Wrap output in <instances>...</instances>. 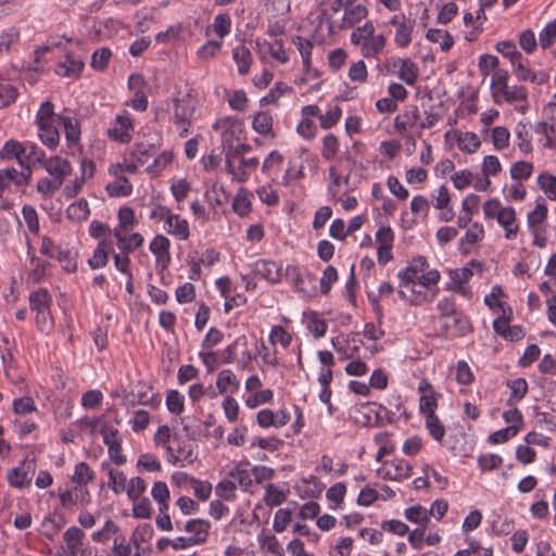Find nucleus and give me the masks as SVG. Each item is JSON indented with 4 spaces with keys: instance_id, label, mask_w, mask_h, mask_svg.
<instances>
[{
    "instance_id": "nucleus-1",
    "label": "nucleus",
    "mask_w": 556,
    "mask_h": 556,
    "mask_svg": "<svg viewBox=\"0 0 556 556\" xmlns=\"http://www.w3.org/2000/svg\"><path fill=\"white\" fill-rule=\"evenodd\" d=\"M351 42L359 47L363 56L377 58L386 47V37L376 35L374 24L367 21L352 31Z\"/></svg>"
},
{
    "instance_id": "nucleus-2",
    "label": "nucleus",
    "mask_w": 556,
    "mask_h": 556,
    "mask_svg": "<svg viewBox=\"0 0 556 556\" xmlns=\"http://www.w3.org/2000/svg\"><path fill=\"white\" fill-rule=\"evenodd\" d=\"M172 122L177 127L180 137H186L191 130L195 108L188 98H174Z\"/></svg>"
},
{
    "instance_id": "nucleus-3",
    "label": "nucleus",
    "mask_w": 556,
    "mask_h": 556,
    "mask_svg": "<svg viewBox=\"0 0 556 556\" xmlns=\"http://www.w3.org/2000/svg\"><path fill=\"white\" fill-rule=\"evenodd\" d=\"M85 67L84 54L74 51H67L62 61L55 67V74L61 77L77 79L80 77Z\"/></svg>"
},
{
    "instance_id": "nucleus-4",
    "label": "nucleus",
    "mask_w": 556,
    "mask_h": 556,
    "mask_svg": "<svg viewBox=\"0 0 556 556\" xmlns=\"http://www.w3.org/2000/svg\"><path fill=\"white\" fill-rule=\"evenodd\" d=\"M134 132L132 118L128 111L116 115L108 129V135L111 139L121 143H127L131 140Z\"/></svg>"
},
{
    "instance_id": "nucleus-5",
    "label": "nucleus",
    "mask_w": 556,
    "mask_h": 556,
    "mask_svg": "<svg viewBox=\"0 0 556 556\" xmlns=\"http://www.w3.org/2000/svg\"><path fill=\"white\" fill-rule=\"evenodd\" d=\"M429 267L427 258L422 255L415 256L408 265L397 273L401 287H409L418 283V277Z\"/></svg>"
},
{
    "instance_id": "nucleus-6",
    "label": "nucleus",
    "mask_w": 556,
    "mask_h": 556,
    "mask_svg": "<svg viewBox=\"0 0 556 556\" xmlns=\"http://www.w3.org/2000/svg\"><path fill=\"white\" fill-rule=\"evenodd\" d=\"M440 330L443 334L463 337L471 331L470 321L464 314H456L453 317L441 318Z\"/></svg>"
},
{
    "instance_id": "nucleus-7",
    "label": "nucleus",
    "mask_w": 556,
    "mask_h": 556,
    "mask_svg": "<svg viewBox=\"0 0 556 556\" xmlns=\"http://www.w3.org/2000/svg\"><path fill=\"white\" fill-rule=\"evenodd\" d=\"M42 166L53 179L59 180L62 185L65 178L72 173L71 163L66 159L58 155L46 159Z\"/></svg>"
},
{
    "instance_id": "nucleus-8",
    "label": "nucleus",
    "mask_w": 556,
    "mask_h": 556,
    "mask_svg": "<svg viewBox=\"0 0 556 556\" xmlns=\"http://www.w3.org/2000/svg\"><path fill=\"white\" fill-rule=\"evenodd\" d=\"M38 129V137L43 146L53 150L60 143V132L58 124L60 121H47L35 123Z\"/></svg>"
},
{
    "instance_id": "nucleus-9",
    "label": "nucleus",
    "mask_w": 556,
    "mask_h": 556,
    "mask_svg": "<svg viewBox=\"0 0 556 556\" xmlns=\"http://www.w3.org/2000/svg\"><path fill=\"white\" fill-rule=\"evenodd\" d=\"M356 0H333L329 8L323 9L320 13L321 20L327 24L329 34H334L340 29V21L334 20V15L341 10L351 7Z\"/></svg>"
},
{
    "instance_id": "nucleus-10",
    "label": "nucleus",
    "mask_w": 556,
    "mask_h": 556,
    "mask_svg": "<svg viewBox=\"0 0 556 556\" xmlns=\"http://www.w3.org/2000/svg\"><path fill=\"white\" fill-rule=\"evenodd\" d=\"M253 273L270 283H277L282 278V267L273 261L258 260L253 265Z\"/></svg>"
},
{
    "instance_id": "nucleus-11",
    "label": "nucleus",
    "mask_w": 556,
    "mask_h": 556,
    "mask_svg": "<svg viewBox=\"0 0 556 556\" xmlns=\"http://www.w3.org/2000/svg\"><path fill=\"white\" fill-rule=\"evenodd\" d=\"M211 529V522L206 519H190L184 525V530L190 533V539L195 545L206 542Z\"/></svg>"
},
{
    "instance_id": "nucleus-12",
    "label": "nucleus",
    "mask_w": 556,
    "mask_h": 556,
    "mask_svg": "<svg viewBox=\"0 0 556 556\" xmlns=\"http://www.w3.org/2000/svg\"><path fill=\"white\" fill-rule=\"evenodd\" d=\"M419 119V110L416 105L406 106L404 111L394 118V129L405 137L409 128L414 127Z\"/></svg>"
},
{
    "instance_id": "nucleus-13",
    "label": "nucleus",
    "mask_w": 556,
    "mask_h": 556,
    "mask_svg": "<svg viewBox=\"0 0 556 556\" xmlns=\"http://www.w3.org/2000/svg\"><path fill=\"white\" fill-rule=\"evenodd\" d=\"M393 66L400 65L397 71V76L401 80H403L408 86H414L418 79L419 70L416 63H414L410 59H392Z\"/></svg>"
},
{
    "instance_id": "nucleus-14",
    "label": "nucleus",
    "mask_w": 556,
    "mask_h": 556,
    "mask_svg": "<svg viewBox=\"0 0 556 556\" xmlns=\"http://www.w3.org/2000/svg\"><path fill=\"white\" fill-rule=\"evenodd\" d=\"M1 160H16L21 166H26L25 143L14 139L7 140L0 150Z\"/></svg>"
},
{
    "instance_id": "nucleus-15",
    "label": "nucleus",
    "mask_w": 556,
    "mask_h": 556,
    "mask_svg": "<svg viewBox=\"0 0 556 556\" xmlns=\"http://www.w3.org/2000/svg\"><path fill=\"white\" fill-rule=\"evenodd\" d=\"M496 222L505 230V238L507 240H515L517 238L519 225L517 224L516 211L513 206H506Z\"/></svg>"
},
{
    "instance_id": "nucleus-16",
    "label": "nucleus",
    "mask_w": 556,
    "mask_h": 556,
    "mask_svg": "<svg viewBox=\"0 0 556 556\" xmlns=\"http://www.w3.org/2000/svg\"><path fill=\"white\" fill-rule=\"evenodd\" d=\"M164 229L167 233L175 236L178 240H187L190 236L189 223L177 214H170L165 219Z\"/></svg>"
},
{
    "instance_id": "nucleus-17",
    "label": "nucleus",
    "mask_w": 556,
    "mask_h": 556,
    "mask_svg": "<svg viewBox=\"0 0 556 556\" xmlns=\"http://www.w3.org/2000/svg\"><path fill=\"white\" fill-rule=\"evenodd\" d=\"M118 250L123 254H129L140 248L144 239L139 232L125 231L124 233H114Z\"/></svg>"
},
{
    "instance_id": "nucleus-18",
    "label": "nucleus",
    "mask_w": 556,
    "mask_h": 556,
    "mask_svg": "<svg viewBox=\"0 0 556 556\" xmlns=\"http://www.w3.org/2000/svg\"><path fill=\"white\" fill-rule=\"evenodd\" d=\"M152 388L146 383H138L135 390L131 392V400L129 401L131 405L141 404V405H150L157 406L161 402L159 394L152 393Z\"/></svg>"
},
{
    "instance_id": "nucleus-19",
    "label": "nucleus",
    "mask_w": 556,
    "mask_h": 556,
    "mask_svg": "<svg viewBox=\"0 0 556 556\" xmlns=\"http://www.w3.org/2000/svg\"><path fill=\"white\" fill-rule=\"evenodd\" d=\"M249 462L237 463L228 470V477L238 482L243 491H249L252 486V471L248 469Z\"/></svg>"
},
{
    "instance_id": "nucleus-20",
    "label": "nucleus",
    "mask_w": 556,
    "mask_h": 556,
    "mask_svg": "<svg viewBox=\"0 0 556 556\" xmlns=\"http://www.w3.org/2000/svg\"><path fill=\"white\" fill-rule=\"evenodd\" d=\"M60 123L63 126L68 148L76 146L81 135L79 121L74 116H64L61 117Z\"/></svg>"
},
{
    "instance_id": "nucleus-21",
    "label": "nucleus",
    "mask_w": 556,
    "mask_h": 556,
    "mask_svg": "<svg viewBox=\"0 0 556 556\" xmlns=\"http://www.w3.org/2000/svg\"><path fill=\"white\" fill-rule=\"evenodd\" d=\"M216 387L219 394L235 393L239 389L240 382L232 370L223 369L217 375Z\"/></svg>"
},
{
    "instance_id": "nucleus-22",
    "label": "nucleus",
    "mask_w": 556,
    "mask_h": 556,
    "mask_svg": "<svg viewBox=\"0 0 556 556\" xmlns=\"http://www.w3.org/2000/svg\"><path fill=\"white\" fill-rule=\"evenodd\" d=\"M367 8L363 4L351 5L345 9L341 20L340 29L353 27L356 23L361 22L367 16Z\"/></svg>"
},
{
    "instance_id": "nucleus-23",
    "label": "nucleus",
    "mask_w": 556,
    "mask_h": 556,
    "mask_svg": "<svg viewBox=\"0 0 556 556\" xmlns=\"http://www.w3.org/2000/svg\"><path fill=\"white\" fill-rule=\"evenodd\" d=\"M231 54L238 66V73L240 75L248 74L252 63V54L250 50L245 46L239 45L232 49Z\"/></svg>"
},
{
    "instance_id": "nucleus-24",
    "label": "nucleus",
    "mask_w": 556,
    "mask_h": 556,
    "mask_svg": "<svg viewBox=\"0 0 556 556\" xmlns=\"http://www.w3.org/2000/svg\"><path fill=\"white\" fill-rule=\"evenodd\" d=\"M118 225L114 228V233H124L125 231H131L136 225L135 212L129 206H123L119 208Z\"/></svg>"
},
{
    "instance_id": "nucleus-25",
    "label": "nucleus",
    "mask_w": 556,
    "mask_h": 556,
    "mask_svg": "<svg viewBox=\"0 0 556 556\" xmlns=\"http://www.w3.org/2000/svg\"><path fill=\"white\" fill-rule=\"evenodd\" d=\"M273 123L271 114L266 111H261L253 117L252 129L260 135L268 136L273 132Z\"/></svg>"
},
{
    "instance_id": "nucleus-26",
    "label": "nucleus",
    "mask_w": 556,
    "mask_h": 556,
    "mask_svg": "<svg viewBox=\"0 0 556 556\" xmlns=\"http://www.w3.org/2000/svg\"><path fill=\"white\" fill-rule=\"evenodd\" d=\"M8 482L11 486L16 489H23L30 484L31 478L27 469L22 467H14L9 470L7 476Z\"/></svg>"
},
{
    "instance_id": "nucleus-27",
    "label": "nucleus",
    "mask_w": 556,
    "mask_h": 556,
    "mask_svg": "<svg viewBox=\"0 0 556 556\" xmlns=\"http://www.w3.org/2000/svg\"><path fill=\"white\" fill-rule=\"evenodd\" d=\"M51 296L46 289L34 291L29 295V306L31 311L45 312L50 309Z\"/></svg>"
},
{
    "instance_id": "nucleus-28",
    "label": "nucleus",
    "mask_w": 556,
    "mask_h": 556,
    "mask_svg": "<svg viewBox=\"0 0 556 556\" xmlns=\"http://www.w3.org/2000/svg\"><path fill=\"white\" fill-rule=\"evenodd\" d=\"M426 38L431 42L439 43L441 50L444 52L448 51L454 45L453 37L443 29L430 28L426 34Z\"/></svg>"
},
{
    "instance_id": "nucleus-29",
    "label": "nucleus",
    "mask_w": 556,
    "mask_h": 556,
    "mask_svg": "<svg viewBox=\"0 0 556 556\" xmlns=\"http://www.w3.org/2000/svg\"><path fill=\"white\" fill-rule=\"evenodd\" d=\"M89 214L90 211L88 202L84 199H80L79 201L72 203L66 208L67 218L77 223L86 220Z\"/></svg>"
},
{
    "instance_id": "nucleus-30",
    "label": "nucleus",
    "mask_w": 556,
    "mask_h": 556,
    "mask_svg": "<svg viewBox=\"0 0 556 556\" xmlns=\"http://www.w3.org/2000/svg\"><path fill=\"white\" fill-rule=\"evenodd\" d=\"M105 189L111 197H127L132 192V185L128 178L118 177L115 181L108 184Z\"/></svg>"
},
{
    "instance_id": "nucleus-31",
    "label": "nucleus",
    "mask_w": 556,
    "mask_h": 556,
    "mask_svg": "<svg viewBox=\"0 0 556 556\" xmlns=\"http://www.w3.org/2000/svg\"><path fill=\"white\" fill-rule=\"evenodd\" d=\"M261 52H268L271 58L279 61L280 63H286L289 60V56L283 48L281 40H275L274 42H263L257 43Z\"/></svg>"
},
{
    "instance_id": "nucleus-32",
    "label": "nucleus",
    "mask_w": 556,
    "mask_h": 556,
    "mask_svg": "<svg viewBox=\"0 0 556 556\" xmlns=\"http://www.w3.org/2000/svg\"><path fill=\"white\" fill-rule=\"evenodd\" d=\"M109 261V249L105 241H100L93 251L92 256L88 260V265L91 269H99L104 267Z\"/></svg>"
},
{
    "instance_id": "nucleus-33",
    "label": "nucleus",
    "mask_w": 556,
    "mask_h": 556,
    "mask_svg": "<svg viewBox=\"0 0 556 556\" xmlns=\"http://www.w3.org/2000/svg\"><path fill=\"white\" fill-rule=\"evenodd\" d=\"M10 174L9 184L16 187H25L31 179V168L29 166H22V170H17L14 167L4 168Z\"/></svg>"
},
{
    "instance_id": "nucleus-34",
    "label": "nucleus",
    "mask_w": 556,
    "mask_h": 556,
    "mask_svg": "<svg viewBox=\"0 0 556 556\" xmlns=\"http://www.w3.org/2000/svg\"><path fill=\"white\" fill-rule=\"evenodd\" d=\"M94 477L96 472L90 468V466L85 462H80L75 466L72 479L79 485H86L87 483L93 481Z\"/></svg>"
},
{
    "instance_id": "nucleus-35",
    "label": "nucleus",
    "mask_w": 556,
    "mask_h": 556,
    "mask_svg": "<svg viewBox=\"0 0 556 556\" xmlns=\"http://www.w3.org/2000/svg\"><path fill=\"white\" fill-rule=\"evenodd\" d=\"M547 217V207L544 203H536L533 211L528 213L527 223L529 229L535 235L538 226Z\"/></svg>"
},
{
    "instance_id": "nucleus-36",
    "label": "nucleus",
    "mask_w": 556,
    "mask_h": 556,
    "mask_svg": "<svg viewBox=\"0 0 556 556\" xmlns=\"http://www.w3.org/2000/svg\"><path fill=\"white\" fill-rule=\"evenodd\" d=\"M496 51L501 53L504 58H507L513 66L516 65L517 61H520L522 59L521 52L517 50L515 42L510 40L497 42Z\"/></svg>"
},
{
    "instance_id": "nucleus-37",
    "label": "nucleus",
    "mask_w": 556,
    "mask_h": 556,
    "mask_svg": "<svg viewBox=\"0 0 556 556\" xmlns=\"http://www.w3.org/2000/svg\"><path fill=\"white\" fill-rule=\"evenodd\" d=\"M112 58V51L106 48L97 49L91 55L90 66L94 71L102 72L109 66V62Z\"/></svg>"
},
{
    "instance_id": "nucleus-38",
    "label": "nucleus",
    "mask_w": 556,
    "mask_h": 556,
    "mask_svg": "<svg viewBox=\"0 0 556 556\" xmlns=\"http://www.w3.org/2000/svg\"><path fill=\"white\" fill-rule=\"evenodd\" d=\"M85 533L78 527H70L63 534L67 549H78L83 545Z\"/></svg>"
},
{
    "instance_id": "nucleus-39",
    "label": "nucleus",
    "mask_w": 556,
    "mask_h": 556,
    "mask_svg": "<svg viewBox=\"0 0 556 556\" xmlns=\"http://www.w3.org/2000/svg\"><path fill=\"white\" fill-rule=\"evenodd\" d=\"M404 515L408 521L421 525L422 527H426L429 522L428 509L421 505H415L406 508Z\"/></svg>"
},
{
    "instance_id": "nucleus-40",
    "label": "nucleus",
    "mask_w": 556,
    "mask_h": 556,
    "mask_svg": "<svg viewBox=\"0 0 556 556\" xmlns=\"http://www.w3.org/2000/svg\"><path fill=\"white\" fill-rule=\"evenodd\" d=\"M26 152V166H34L37 163L42 164L46 160V153L36 143L30 141H24Z\"/></svg>"
},
{
    "instance_id": "nucleus-41",
    "label": "nucleus",
    "mask_w": 556,
    "mask_h": 556,
    "mask_svg": "<svg viewBox=\"0 0 556 556\" xmlns=\"http://www.w3.org/2000/svg\"><path fill=\"white\" fill-rule=\"evenodd\" d=\"M528 91L523 86H508L503 92H501V103L503 101L508 103L526 101Z\"/></svg>"
},
{
    "instance_id": "nucleus-42",
    "label": "nucleus",
    "mask_w": 556,
    "mask_h": 556,
    "mask_svg": "<svg viewBox=\"0 0 556 556\" xmlns=\"http://www.w3.org/2000/svg\"><path fill=\"white\" fill-rule=\"evenodd\" d=\"M507 77L508 74L505 71H497L492 77L491 88L493 91L494 101L497 104L501 103V92H503L508 87Z\"/></svg>"
},
{
    "instance_id": "nucleus-43",
    "label": "nucleus",
    "mask_w": 556,
    "mask_h": 556,
    "mask_svg": "<svg viewBox=\"0 0 556 556\" xmlns=\"http://www.w3.org/2000/svg\"><path fill=\"white\" fill-rule=\"evenodd\" d=\"M539 188L549 200H556V177L549 173H543L538 177Z\"/></svg>"
},
{
    "instance_id": "nucleus-44",
    "label": "nucleus",
    "mask_w": 556,
    "mask_h": 556,
    "mask_svg": "<svg viewBox=\"0 0 556 556\" xmlns=\"http://www.w3.org/2000/svg\"><path fill=\"white\" fill-rule=\"evenodd\" d=\"M287 498V494L279 490L275 484L269 483L265 488L264 502L267 506L274 507L282 504Z\"/></svg>"
},
{
    "instance_id": "nucleus-45",
    "label": "nucleus",
    "mask_w": 556,
    "mask_h": 556,
    "mask_svg": "<svg viewBox=\"0 0 556 556\" xmlns=\"http://www.w3.org/2000/svg\"><path fill=\"white\" fill-rule=\"evenodd\" d=\"M506 386L510 389V397L508 400L509 405H511V401L514 399L517 401L522 400L528 392V382L525 378L508 380Z\"/></svg>"
},
{
    "instance_id": "nucleus-46",
    "label": "nucleus",
    "mask_w": 556,
    "mask_h": 556,
    "mask_svg": "<svg viewBox=\"0 0 556 556\" xmlns=\"http://www.w3.org/2000/svg\"><path fill=\"white\" fill-rule=\"evenodd\" d=\"M556 41V18L548 22L539 34V45L548 49Z\"/></svg>"
},
{
    "instance_id": "nucleus-47",
    "label": "nucleus",
    "mask_w": 556,
    "mask_h": 556,
    "mask_svg": "<svg viewBox=\"0 0 556 556\" xmlns=\"http://www.w3.org/2000/svg\"><path fill=\"white\" fill-rule=\"evenodd\" d=\"M226 170L232 176L233 179L237 181H245L250 173L247 169L245 165L241 163V160H239V164L236 166L230 159V153L226 152Z\"/></svg>"
},
{
    "instance_id": "nucleus-48",
    "label": "nucleus",
    "mask_w": 556,
    "mask_h": 556,
    "mask_svg": "<svg viewBox=\"0 0 556 556\" xmlns=\"http://www.w3.org/2000/svg\"><path fill=\"white\" fill-rule=\"evenodd\" d=\"M165 402H166V407L169 410V413L179 415L184 412L185 397L179 391H177V390L168 391Z\"/></svg>"
},
{
    "instance_id": "nucleus-49",
    "label": "nucleus",
    "mask_w": 556,
    "mask_h": 556,
    "mask_svg": "<svg viewBox=\"0 0 556 556\" xmlns=\"http://www.w3.org/2000/svg\"><path fill=\"white\" fill-rule=\"evenodd\" d=\"M533 172L532 163L526 161H518L510 167V177L514 180H527L531 177Z\"/></svg>"
},
{
    "instance_id": "nucleus-50",
    "label": "nucleus",
    "mask_w": 556,
    "mask_h": 556,
    "mask_svg": "<svg viewBox=\"0 0 556 556\" xmlns=\"http://www.w3.org/2000/svg\"><path fill=\"white\" fill-rule=\"evenodd\" d=\"M63 115H59L54 112V105L51 101L47 100L41 103L39 110L36 113L35 123L47 122V121H60Z\"/></svg>"
},
{
    "instance_id": "nucleus-51",
    "label": "nucleus",
    "mask_w": 556,
    "mask_h": 556,
    "mask_svg": "<svg viewBox=\"0 0 556 556\" xmlns=\"http://www.w3.org/2000/svg\"><path fill=\"white\" fill-rule=\"evenodd\" d=\"M100 434L103 443L108 446H114L116 443H122L123 439L117 428L110 424H104L100 428Z\"/></svg>"
},
{
    "instance_id": "nucleus-52",
    "label": "nucleus",
    "mask_w": 556,
    "mask_h": 556,
    "mask_svg": "<svg viewBox=\"0 0 556 556\" xmlns=\"http://www.w3.org/2000/svg\"><path fill=\"white\" fill-rule=\"evenodd\" d=\"M414 29V22L402 24L400 28H396L394 34V43L399 48H405L412 42V34Z\"/></svg>"
},
{
    "instance_id": "nucleus-53",
    "label": "nucleus",
    "mask_w": 556,
    "mask_h": 556,
    "mask_svg": "<svg viewBox=\"0 0 556 556\" xmlns=\"http://www.w3.org/2000/svg\"><path fill=\"white\" fill-rule=\"evenodd\" d=\"M237 484L231 479H224L215 486V493L225 501H231L236 496Z\"/></svg>"
},
{
    "instance_id": "nucleus-54",
    "label": "nucleus",
    "mask_w": 556,
    "mask_h": 556,
    "mask_svg": "<svg viewBox=\"0 0 556 556\" xmlns=\"http://www.w3.org/2000/svg\"><path fill=\"white\" fill-rule=\"evenodd\" d=\"M18 91L15 86L9 83H0V109L7 108L15 102Z\"/></svg>"
},
{
    "instance_id": "nucleus-55",
    "label": "nucleus",
    "mask_w": 556,
    "mask_h": 556,
    "mask_svg": "<svg viewBox=\"0 0 556 556\" xmlns=\"http://www.w3.org/2000/svg\"><path fill=\"white\" fill-rule=\"evenodd\" d=\"M62 187V184L59 180L53 178L43 177L37 182V191L43 198H51L55 191H58Z\"/></svg>"
},
{
    "instance_id": "nucleus-56",
    "label": "nucleus",
    "mask_w": 556,
    "mask_h": 556,
    "mask_svg": "<svg viewBox=\"0 0 556 556\" xmlns=\"http://www.w3.org/2000/svg\"><path fill=\"white\" fill-rule=\"evenodd\" d=\"M426 427L429 430V433L431 434V437L435 441H438V442L442 441V439L445 435V428L437 415H429L426 417Z\"/></svg>"
},
{
    "instance_id": "nucleus-57",
    "label": "nucleus",
    "mask_w": 556,
    "mask_h": 556,
    "mask_svg": "<svg viewBox=\"0 0 556 556\" xmlns=\"http://www.w3.org/2000/svg\"><path fill=\"white\" fill-rule=\"evenodd\" d=\"M519 428L516 426H508L504 429L497 430L489 435L488 441L492 444H502L516 437Z\"/></svg>"
},
{
    "instance_id": "nucleus-58",
    "label": "nucleus",
    "mask_w": 556,
    "mask_h": 556,
    "mask_svg": "<svg viewBox=\"0 0 556 556\" xmlns=\"http://www.w3.org/2000/svg\"><path fill=\"white\" fill-rule=\"evenodd\" d=\"M481 141L479 137L473 132H465L458 139V147L462 151L467 153H473L480 147Z\"/></svg>"
},
{
    "instance_id": "nucleus-59",
    "label": "nucleus",
    "mask_w": 556,
    "mask_h": 556,
    "mask_svg": "<svg viewBox=\"0 0 556 556\" xmlns=\"http://www.w3.org/2000/svg\"><path fill=\"white\" fill-rule=\"evenodd\" d=\"M348 76L353 83H365L368 76L365 62L363 60L354 62L349 68Z\"/></svg>"
},
{
    "instance_id": "nucleus-60",
    "label": "nucleus",
    "mask_w": 556,
    "mask_h": 556,
    "mask_svg": "<svg viewBox=\"0 0 556 556\" xmlns=\"http://www.w3.org/2000/svg\"><path fill=\"white\" fill-rule=\"evenodd\" d=\"M137 467L143 471L155 472L161 469V462L153 454L146 453L139 456Z\"/></svg>"
},
{
    "instance_id": "nucleus-61",
    "label": "nucleus",
    "mask_w": 556,
    "mask_h": 556,
    "mask_svg": "<svg viewBox=\"0 0 556 556\" xmlns=\"http://www.w3.org/2000/svg\"><path fill=\"white\" fill-rule=\"evenodd\" d=\"M342 111L340 106H331L325 114L319 115L320 127L324 129H330L340 119Z\"/></svg>"
},
{
    "instance_id": "nucleus-62",
    "label": "nucleus",
    "mask_w": 556,
    "mask_h": 556,
    "mask_svg": "<svg viewBox=\"0 0 556 556\" xmlns=\"http://www.w3.org/2000/svg\"><path fill=\"white\" fill-rule=\"evenodd\" d=\"M126 476L123 471L110 469L109 471V486L116 494L123 493L126 490Z\"/></svg>"
},
{
    "instance_id": "nucleus-63",
    "label": "nucleus",
    "mask_w": 556,
    "mask_h": 556,
    "mask_svg": "<svg viewBox=\"0 0 556 556\" xmlns=\"http://www.w3.org/2000/svg\"><path fill=\"white\" fill-rule=\"evenodd\" d=\"M147 490V484L144 480L140 477L131 478L126 491L127 495L130 501H137L138 498L142 497V494Z\"/></svg>"
},
{
    "instance_id": "nucleus-64",
    "label": "nucleus",
    "mask_w": 556,
    "mask_h": 556,
    "mask_svg": "<svg viewBox=\"0 0 556 556\" xmlns=\"http://www.w3.org/2000/svg\"><path fill=\"white\" fill-rule=\"evenodd\" d=\"M338 151H339L338 138L332 134L325 136L323 139V150H321L323 156L328 161L332 160L337 155Z\"/></svg>"
}]
</instances>
